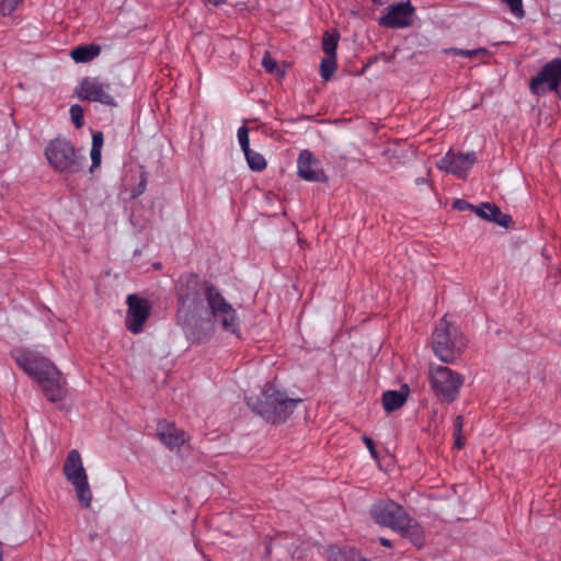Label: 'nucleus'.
I'll list each match as a JSON object with an SVG mask.
<instances>
[{"label": "nucleus", "mask_w": 561, "mask_h": 561, "mask_svg": "<svg viewBox=\"0 0 561 561\" xmlns=\"http://www.w3.org/2000/svg\"><path fill=\"white\" fill-rule=\"evenodd\" d=\"M453 207H454V209H457V210L471 209L472 211H474L476 206L469 204L468 202H466L463 199H456L453 204Z\"/></svg>", "instance_id": "nucleus-35"}, {"label": "nucleus", "mask_w": 561, "mask_h": 561, "mask_svg": "<svg viewBox=\"0 0 561 561\" xmlns=\"http://www.w3.org/2000/svg\"><path fill=\"white\" fill-rule=\"evenodd\" d=\"M104 144V136L102 131H95L92 135V146L90 151L91 157V168L90 172H93L94 169L101 165V150Z\"/></svg>", "instance_id": "nucleus-21"}, {"label": "nucleus", "mask_w": 561, "mask_h": 561, "mask_svg": "<svg viewBox=\"0 0 561 561\" xmlns=\"http://www.w3.org/2000/svg\"><path fill=\"white\" fill-rule=\"evenodd\" d=\"M69 113H70L71 121H72L73 125L77 128H81L84 124L82 106L75 104L70 107Z\"/></svg>", "instance_id": "nucleus-28"}, {"label": "nucleus", "mask_w": 561, "mask_h": 561, "mask_svg": "<svg viewBox=\"0 0 561 561\" xmlns=\"http://www.w3.org/2000/svg\"><path fill=\"white\" fill-rule=\"evenodd\" d=\"M205 298L213 316H227L234 312L231 304L227 301V299L214 284L208 283Z\"/></svg>", "instance_id": "nucleus-16"}, {"label": "nucleus", "mask_w": 561, "mask_h": 561, "mask_svg": "<svg viewBox=\"0 0 561 561\" xmlns=\"http://www.w3.org/2000/svg\"><path fill=\"white\" fill-rule=\"evenodd\" d=\"M561 85V59L556 58L547 62L539 73L530 80L529 88L534 94L541 95L547 91H554L558 95Z\"/></svg>", "instance_id": "nucleus-9"}, {"label": "nucleus", "mask_w": 561, "mask_h": 561, "mask_svg": "<svg viewBox=\"0 0 561 561\" xmlns=\"http://www.w3.org/2000/svg\"><path fill=\"white\" fill-rule=\"evenodd\" d=\"M298 175L311 182H328V176L320 167V161L314 158L311 151L305 149L298 157Z\"/></svg>", "instance_id": "nucleus-14"}, {"label": "nucleus", "mask_w": 561, "mask_h": 561, "mask_svg": "<svg viewBox=\"0 0 561 561\" xmlns=\"http://www.w3.org/2000/svg\"><path fill=\"white\" fill-rule=\"evenodd\" d=\"M383 156H386L389 160L400 158V154L397 152V150L390 149V148H388L383 151Z\"/></svg>", "instance_id": "nucleus-38"}, {"label": "nucleus", "mask_w": 561, "mask_h": 561, "mask_svg": "<svg viewBox=\"0 0 561 561\" xmlns=\"http://www.w3.org/2000/svg\"><path fill=\"white\" fill-rule=\"evenodd\" d=\"M11 355L18 366L41 387L50 402L65 399L66 381L49 358L27 347H15L11 351Z\"/></svg>", "instance_id": "nucleus-1"}, {"label": "nucleus", "mask_w": 561, "mask_h": 561, "mask_svg": "<svg viewBox=\"0 0 561 561\" xmlns=\"http://www.w3.org/2000/svg\"><path fill=\"white\" fill-rule=\"evenodd\" d=\"M363 440H364V443H365L366 447L369 449V451H370L371 456H373L374 458H377V451H376V449H375L374 440H373L370 437H368V436H364V437H363Z\"/></svg>", "instance_id": "nucleus-36"}, {"label": "nucleus", "mask_w": 561, "mask_h": 561, "mask_svg": "<svg viewBox=\"0 0 561 561\" xmlns=\"http://www.w3.org/2000/svg\"><path fill=\"white\" fill-rule=\"evenodd\" d=\"M379 542L383 547H391V541L389 539L385 538V537H380L379 538Z\"/></svg>", "instance_id": "nucleus-42"}, {"label": "nucleus", "mask_w": 561, "mask_h": 561, "mask_svg": "<svg viewBox=\"0 0 561 561\" xmlns=\"http://www.w3.org/2000/svg\"><path fill=\"white\" fill-rule=\"evenodd\" d=\"M238 139H239V142H240L243 153L245 151L250 150L249 129L245 126H242L238 129Z\"/></svg>", "instance_id": "nucleus-33"}, {"label": "nucleus", "mask_w": 561, "mask_h": 561, "mask_svg": "<svg viewBox=\"0 0 561 561\" xmlns=\"http://www.w3.org/2000/svg\"><path fill=\"white\" fill-rule=\"evenodd\" d=\"M409 388L404 385L400 390H388L382 393V407L387 412L400 409L407 401Z\"/></svg>", "instance_id": "nucleus-19"}, {"label": "nucleus", "mask_w": 561, "mask_h": 561, "mask_svg": "<svg viewBox=\"0 0 561 561\" xmlns=\"http://www.w3.org/2000/svg\"><path fill=\"white\" fill-rule=\"evenodd\" d=\"M128 314L127 316H140V296L138 295H129L127 298Z\"/></svg>", "instance_id": "nucleus-29"}, {"label": "nucleus", "mask_w": 561, "mask_h": 561, "mask_svg": "<svg viewBox=\"0 0 561 561\" xmlns=\"http://www.w3.org/2000/svg\"><path fill=\"white\" fill-rule=\"evenodd\" d=\"M359 553L350 547L339 548L330 547L328 549V558L330 561H356Z\"/></svg>", "instance_id": "nucleus-22"}, {"label": "nucleus", "mask_w": 561, "mask_h": 561, "mask_svg": "<svg viewBox=\"0 0 561 561\" xmlns=\"http://www.w3.org/2000/svg\"><path fill=\"white\" fill-rule=\"evenodd\" d=\"M101 53V47L96 44L77 46L70 51L71 58L76 62H89L98 57Z\"/></svg>", "instance_id": "nucleus-20"}, {"label": "nucleus", "mask_w": 561, "mask_h": 561, "mask_svg": "<svg viewBox=\"0 0 561 561\" xmlns=\"http://www.w3.org/2000/svg\"><path fill=\"white\" fill-rule=\"evenodd\" d=\"M373 519L380 526L397 530L407 520L409 514L397 502L383 499L375 502L370 507Z\"/></svg>", "instance_id": "nucleus-8"}, {"label": "nucleus", "mask_w": 561, "mask_h": 561, "mask_svg": "<svg viewBox=\"0 0 561 561\" xmlns=\"http://www.w3.org/2000/svg\"><path fill=\"white\" fill-rule=\"evenodd\" d=\"M382 58L387 61H389L391 59V57H388L387 55L382 54Z\"/></svg>", "instance_id": "nucleus-47"}, {"label": "nucleus", "mask_w": 561, "mask_h": 561, "mask_svg": "<svg viewBox=\"0 0 561 561\" xmlns=\"http://www.w3.org/2000/svg\"><path fill=\"white\" fill-rule=\"evenodd\" d=\"M157 435L159 439L171 449L182 446L187 440V436L183 430L168 422H160L158 424Z\"/></svg>", "instance_id": "nucleus-15"}, {"label": "nucleus", "mask_w": 561, "mask_h": 561, "mask_svg": "<svg viewBox=\"0 0 561 561\" xmlns=\"http://www.w3.org/2000/svg\"><path fill=\"white\" fill-rule=\"evenodd\" d=\"M356 561H369L368 559L363 558L360 554L357 557Z\"/></svg>", "instance_id": "nucleus-46"}, {"label": "nucleus", "mask_w": 561, "mask_h": 561, "mask_svg": "<svg viewBox=\"0 0 561 561\" xmlns=\"http://www.w3.org/2000/svg\"><path fill=\"white\" fill-rule=\"evenodd\" d=\"M402 528H398L396 531L401 534L403 537L411 540L415 546H423L425 537L421 525L412 518L410 515L407 520L400 525Z\"/></svg>", "instance_id": "nucleus-18"}, {"label": "nucleus", "mask_w": 561, "mask_h": 561, "mask_svg": "<svg viewBox=\"0 0 561 561\" xmlns=\"http://www.w3.org/2000/svg\"><path fill=\"white\" fill-rule=\"evenodd\" d=\"M108 276H110V273H108V272H106V273H105V275H104V277H103V280H105V278H106V277H108Z\"/></svg>", "instance_id": "nucleus-48"}, {"label": "nucleus", "mask_w": 561, "mask_h": 561, "mask_svg": "<svg viewBox=\"0 0 561 561\" xmlns=\"http://www.w3.org/2000/svg\"><path fill=\"white\" fill-rule=\"evenodd\" d=\"M151 311V305L147 299L142 298V316H149Z\"/></svg>", "instance_id": "nucleus-39"}, {"label": "nucleus", "mask_w": 561, "mask_h": 561, "mask_svg": "<svg viewBox=\"0 0 561 561\" xmlns=\"http://www.w3.org/2000/svg\"><path fill=\"white\" fill-rule=\"evenodd\" d=\"M64 473L66 479L73 485L77 499L82 507H90L92 502V492L88 482V476L78 450L68 453L64 463Z\"/></svg>", "instance_id": "nucleus-6"}, {"label": "nucleus", "mask_w": 561, "mask_h": 561, "mask_svg": "<svg viewBox=\"0 0 561 561\" xmlns=\"http://www.w3.org/2000/svg\"><path fill=\"white\" fill-rule=\"evenodd\" d=\"M336 70V56H325L321 60L320 71L324 81H329Z\"/></svg>", "instance_id": "nucleus-25"}, {"label": "nucleus", "mask_w": 561, "mask_h": 561, "mask_svg": "<svg viewBox=\"0 0 561 561\" xmlns=\"http://www.w3.org/2000/svg\"><path fill=\"white\" fill-rule=\"evenodd\" d=\"M45 154L49 164L58 172L77 173L82 169L84 157L65 138L51 140Z\"/></svg>", "instance_id": "nucleus-4"}, {"label": "nucleus", "mask_w": 561, "mask_h": 561, "mask_svg": "<svg viewBox=\"0 0 561 561\" xmlns=\"http://www.w3.org/2000/svg\"><path fill=\"white\" fill-rule=\"evenodd\" d=\"M463 425L462 416L458 415L455 421V433H461V428Z\"/></svg>", "instance_id": "nucleus-40"}, {"label": "nucleus", "mask_w": 561, "mask_h": 561, "mask_svg": "<svg viewBox=\"0 0 561 561\" xmlns=\"http://www.w3.org/2000/svg\"><path fill=\"white\" fill-rule=\"evenodd\" d=\"M446 54L459 55L468 58H474L479 56H486L489 54L485 48H477V49H459V48H449L445 49Z\"/></svg>", "instance_id": "nucleus-26"}, {"label": "nucleus", "mask_w": 561, "mask_h": 561, "mask_svg": "<svg viewBox=\"0 0 561 561\" xmlns=\"http://www.w3.org/2000/svg\"><path fill=\"white\" fill-rule=\"evenodd\" d=\"M502 1L510 7V10L514 15H516L518 18H523L525 15L522 0H502Z\"/></svg>", "instance_id": "nucleus-32"}, {"label": "nucleus", "mask_w": 561, "mask_h": 561, "mask_svg": "<svg viewBox=\"0 0 561 561\" xmlns=\"http://www.w3.org/2000/svg\"><path fill=\"white\" fill-rule=\"evenodd\" d=\"M430 383L437 397L446 402L456 400L465 378L446 366L430 367Z\"/></svg>", "instance_id": "nucleus-7"}, {"label": "nucleus", "mask_w": 561, "mask_h": 561, "mask_svg": "<svg viewBox=\"0 0 561 561\" xmlns=\"http://www.w3.org/2000/svg\"><path fill=\"white\" fill-rule=\"evenodd\" d=\"M465 445V442L461 437L460 433H455V446L457 448H461Z\"/></svg>", "instance_id": "nucleus-41"}, {"label": "nucleus", "mask_w": 561, "mask_h": 561, "mask_svg": "<svg viewBox=\"0 0 561 561\" xmlns=\"http://www.w3.org/2000/svg\"><path fill=\"white\" fill-rule=\"evenodd\" d=\"M217 319L218 318H182L179 324L182 327L190 341L201 343L211 337Z\"/></svg>", "instance_id": "nucleus-12"}, {"label": "nucleus", "mask_w": 561, "mask_h": 561, "mask_svg": "<svg viewBox=\"0 0 561 561\" xmlns=\"http://www.w3.org/2000/svg\"><path fill=\"white\" fill-rule=\"evenodd\" d=\"M300 399H290L280 392L274 383L267 382L260 397L247 398L248 405L262 417L272 423H282L294 412Z\"/></svg>", "instance_id": "nucleus-2"}, {"label": "nucleus", "mask_w": 561, "mask_h": 561, "mask_svg": "<svg viewBox=\"0 0 561 561\" xmlns=\"http://www.w3.org/2000/svg\"><path fill=\"white\" fill-rule=\"evenodd\" d=\"M152 267H153L154 270H160V268H161V263H160V262L153 263V264H152Z\"/></svg>", "instance_id": "nucleus-44"}, {"label": "nucleus", "mask_w": 561, "mask_h": 561, "mask_svg": "<svg viewBox=\"0 0 561 561\" xmlns=\"http://www.w3.org/2000/svg\"><path fill=\"white\" fill-rule=\"evenodd\" d=\"M425 182V179L424 178H420L416 180V183L417 184H423Z\"/></svg>", "instance_id": "nucleus-45"}, {"label": "nucleus", "mask_w": 561, "mask_h": 561, "mask_svg": "<svg viewBox=\"0 0 561 561\" xmlns=\"http://www.w3.org/2000/svg\"><path fill=\"white\" fill-rule=\"evenodd\" d=\"M476 161L477 157L474 152L456 154L449 150L437 163V168L457 176H466L467 171L476 163Z\"/></svg>", "instance_id": "nucleus-13"}, {"label": "nucleus", "mask_w": 561, "mask_h": 561, "mask_svg": "<svg viewBox=\"0 0 561 561\" xmlns=\"http://www.w3.org/2000/svg\"><path fill=\"white\" fill-rule=\"evenodd\" d=\"M108 84H104L98 78H83L76 89L80 100L99 102L105 105H115L114 98L106 91Z\"/></svg>", "instance_id": "nucleus-11"}, {"label": "nucleus", "mask_w": 561, "mask_h": 561, "mask_svg": "<svg viewBox=\"0 0 561 561\" xmlns=\"http://www.w3.org/2000/svg\"><path fill=\"white\" fill-rule=\"evenodd\" d=\"M415 8L410 0L387 8V13L378 19V24L388 28L409 27L414 22Z\"/></svg>", "instance_id": "nucleus-10"}, {"label": "nucleus", "mask_w": 561, "mask_h": 561, "mask_svg": "<svg viewBox=\"0 0 561 561\" xmlns=\"http://www.w3.org/2000/svg\"><path fill=\"white\" fill-rule=\"evenodd\" d=\"M284 545L282 543V540L279 538H275L270 541V543L266 546V553L271 554L273 548H283Z\"/></svg>", "instance_id": "nucleus-37"}, {"label": "nucleus", "mask_w": 561, "mask_h": 561, "mask_svg": "<svg viewBox=\"0 0 561 561\" xmlns=\"http://www.w3.org/2000/svg\"><path fill=\"white\" fill-rule=\"evenodd\" d=\"M213 4L215 5H219L221 4L222 2H225L226 0H209Z\"/></svg>", "instance_id": "nucleus-43"}, {"label": "nucleus", "mask_w": 561, "mask_h": 561, "mask_svg": "<svg viewBox=\"0 0 561 561\" xmlns=\"http://www.w3.org/2000/svg\"><path fill=\"white\" fill-rule=\"evenodd\" d=\"M340 39L339 32H324L322 37V49L328 56H336V47Z\"/></svg>", "instance_id": "nucleus-23"}, {"label": "nucleus", "mask_w": 561, "mask_h": 561, "mask_svg": "<svg viewBox=\"0 0 561 561\" xmlns=\"http://www.w3.org/2000/svg\"><path fill=\"white\" fill-rule=\"evenodd\" d=\"M127 329L137 334L140 332V318H128L126 322Z\"/></svg>", "instance_id": "nucleus-34"}, {"label": "nucleus", "mask_w": 561, "mask_h": 561, "mask_svg": "<svg viewBox=\"0 0 561 561\" xmlns=\"http://www.w3.org/2000/svg\"><path fill=\"white\" fill-rule=\"evenodd\" d=\"M262 66L270 73H277L280 76L284 75V71L279 70L276 60L271 57L270 51H265L264 57L262 59Z\"/></svg>", "instance_id": "nucleus-27"}, {"label": "nucleus", "mask_w": 561, "mask_h": 561, "mask_svg": "<svg viewBox=\"0 0 561 561\" xmlns=\"http://www.w3.org/2000/svg\"><path fill=\"white\" fill-rule=\"evenodd\" d=\"M224 331L237 334L238 332V318H219Z\"/></svg>", "instance_id": "nucleus-31"}, {"label": "nucleus", "mask_w": 561, "mask_h": 561, "mask_svg": "<svg viewBox=\"0 0 561 561\" xmlns=\"http://www.w3.org/2000/svg\"><path fill=\"white\" fill-rule=\"evenodd\" d=\"M474 213L482 219L497 224L501 227L508 228L512 224V217L502 213L499 206L493 203H482L474 207Z\"/></svg>", "instance_id": "nucleus-17"}, {"label": "nucleus", "mask_w": 561, "mask_h": 561, "mask_svg": "<svg viewBox=\"0 0 561 561\" xmlns=\"http://www.w3.org/2000/svg\"><path fill=\"white\" fill-rule=\"evenodd\" d=\"M373 2H375V3H380V4H381V3H382V0H373Z\"/></svg>", "instance_id": "nucleus-49"}, {"label": "nucleus", "mask_w": 561, "mask_h": 561, "mask_svg": "<svg viewBox=\"0 0 561 561\" xmlns=\"http://www.w3.org/2000/svg\"><path fill=\"white\" fill-rule=\"evenodd\" d=\"M22 0H0V14L10 15Z\"/></svg>", "instance_id": "nucleus-30"}, {"label": "nucleus", "mask_w": 561, "mask_h": 561, "mask_svg": "<svg viewBox=\"0 0 561 561\" xmlns=\"http://www.w3.org/2000/svg\"><path fill=\"white\" fill-rule=\"evenodd\" d=\"M244 156L251 170L260 172L266 168V160L261 153L250 149L244 152Z\"/></svg>", "instance_id": "nucleus-24"}, {"label": "nucleus", "mask_w": 561, "mask_h": 561, "mask_svg": "<svg viewBox=\"0 0 561 561\" xmlns=\"http://www.w3.org/2000/svg\"><path fill=\"white\" fill-rule=\"evenodd\" d=\"M207 282H203L196 274H187L180 277L176 285L180 312L194 314L203 309V296H205Z\"/></svg>", "instance_id": "nucleus-5"}, {"label": "nucleus", "mask_w": 561, "mask_h": 561, "mask_svg": "<svg viewBox=\"0 0 561 561\" xmlns=\"http://www.w3.org/2000/svg\"><path fill=\"white\" fill-rule=\"evenodd\" d=\"M432 344L435 355L442 362L453 363L466 347L467 339L453 321L440 318L432 333Z\"/></svg>", "instance_id": "nucleus-3"}]
</instances>
